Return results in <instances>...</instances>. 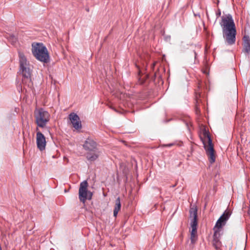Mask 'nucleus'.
I'll use <instances>...</instances> for the list:
<instances>
[{"instance_id":"obj_21","label":"nucleus","mask_w":250,"mask_h":250,"mask_svg":"<svg viewBox=\"0 0 250 250\" xmlns=\"http://www.w3.org/2000/svg\"><path fill=\"white\" fill-rule=\"evenodd\" d=\"M221 10L219 9L218 11L216 13V15L217 17H219L221 16Z\"/></svg>"},{"instance_id":"obj_6","label":"nucleus","mask_w":250,"mask_h":250,"mask_svg":"<svg viewBox=\"0 0 250 250\" xmlns=\"http://www.w3.org/2000/svg\"><path fill=\"white\" fill-rule=\"evenodd\" d=\"M88 183L86 181L82 182L80 185L79 189V198L80 201L85 203L86 200H90L92 199L93 193L88 190Z\"/></svg>"},{"instance_id":"obj_19","label":"nucleus","mask_w":250,"mask_h":250,"mask_svg":"<svg viewBox=\"0 0 250 250\" xmlns=\"http://www.w3.org/2000/svg\"><path fill=\"white\" fill-rule=\"evenodd\" d=\"M195 113L197 115H199L200 114V107L198 105V101H196V103L195 104Z\"/></svg>"},{"instance_id":"obj_24","label":"nucleus","mask_w":250,"mask_h":250,"mask_svg":"<svg viewBox=\"0 0 250 250\" xmlns=\"http://www.w3.org/2000/svg\"><path fill=\"white\" fill-rule=\"evenodd\" d=\"M172 145H173V144H167V145H166V146H169H169H172Z\"/></svg>"},{"instance_id":"obj_14","label":"nucleus","mask_w":250,"mask_h":250,"mask_svg":"<svg viewBox=\"0 0 250 250\" xmlns=\"http://www.w3.org/2000/svg\"><path fill=\"white\" fill-rule=\"evenodd\" d=\"M190 217L193 218H197V209L196 207L190 208L189 209Z\"/></svg>"},{"instance_id":"obj_16","label":"nucleus","mask_w":250,"mask_h":250,"mask_svg":"<svg viewBox=\"0 0 250 250\" xmlns=\"http://www.w3.org/2000/svg\"><path fill=\"white\" fill-rule=\"evenodd\" d=\"M226 223L225 221L222 220V218H219L216 223L214 227L218 229H221L223 226L225 225Z\"/></svg>"},{"instance_id":"obj_12","label":"nucleus","mask_w":250,"mask_h":250,"mask_svg":"<svg viewBox=\"0 0 250 250\" xmlns=\"http://www.w3.org/2000/svg\"><path fill=\"white\" fill-rule=\"evenodd\" d=\"M121 204L120 197H118L115 200V205L113 210V216L116 217L117 214L121 209Z\"/></svg>"},{"instance_id":"obj_25","label":"nucleus","mask_w":250,"mask_h":250,"mask_svg":"<svg viewBox=\"0 0 250 250\" xmlns=\"http://www.w3.org/2000/svg\"><path fill=\"white\" fill-rule=\"evenodd\" d=\"M86 11L87 12H89V8H86Z\"/></svg>"},{"instance_id":"obj_8","label":"nucleus","mask_w":250,"mask_h":250,"mask_svg":"<svg viewBox=\"0 0 250 250\" xmlns=\"http://www.w3.org/2000/svg\"><path fill=\"white\" fill-rule=\"evenodd\" d=\"M69 119L72 124L73 127L76 129L82 128V124L79 116L75 113H71L69 115Z\"/></svg>"},{"instance_id":"obj_5","label":"nucleus","mask_w":250,"mask_h":250,"mask_svg":"<svg viewBox=\"0 0 250 250\" xmlns=\"http://www.w3.org/2000/svg\"><path fill=\"white\" fill-rule=\"evenodd\" d=\"M203 135L205 138L207 139L208 142V144H207L205 141H203V144L206 151V153L208 157V160L209 163L210 164H213L215 161V155L214 154L215 151L211 137L208 132L206 130L204 131Z\"/></svg>"},{"instance_id":"obj_18","label":"nucleus","mask_w":250,"mask_h":250,"mask_svg":"<svg viewBox=\"0 0 250 250\" xmlns=\"http://www.w3.org/2000/svg\"><path fill=\"white\" fill-rule=\"evenodd\" d=\"M197 218H193L191 223V227L192 229H193V231L197 229Z\"/></svg>"},{"instance_id":"obj_2","label":"nucleus","mask_w":250,"mask_h":250,"mask_svg":"<svg viewBox=\"0 0 250 250\" xmlns=\"http://www.w3.org/2000/svg\"><path fill=\"white\" fill-rule=\"evenodd\" d=\"M20 63V71L22 75V82L23 83H27L28 85L32 84L31 73L32 70L30 68L29 62L24 54L18 52Z\"/></svg>"},{"instance_id":"obj_9","label":"nucleus","mask_w":250,"mask_h":250,"mask_svg":"<svg viewBox=\"0 0 250 250\" xmlns=\"http://www.w3.org/2000/svg\"><path fill=\"white\" fill-rule=\"evenodd\" d=\"M83 147L88 152L98 149L97 143L94 140L90 138L87 139L85 141L83 145Z\"/></svg>"},{"instance_id":"obj_10","label":"nucleus","mask_w":250,"mask_h":250,"mask_svg":"<svg viewBox=\"0 0 250 250\" xmlns=\"http://www.w3.org/2000/svg\"><path fill=\"white\" fill-rule=\"evenodd\" d=\"M243 50L242 52L246 55L250 53V38L248 35H245L242 39Z\"/></svg>"},{"instance_id":"obj_3","label":"nucleus","mask_w":250,"mask_h":250,"mask_svg":"<svg viewBox=\"0 0 250 250\" xmlns=\"http://www.w3.org/2000/svg\"><path fill=\"white\" fill-rule=\"evenodd\" d=\"M32 53L36 59L44 63L49 61V55L46 47L42 43H33Z\"/></svg>"},{"instance_id":"obj_17","label":"nucleus","mask_w":250,"mask_h":250,"mask_svg":"<svg viewBox=\"0 0 250 250\" xmlns=\"http://www.w3.org/2000/svg\"><path fill=\"white\" fill-rule=\"evenodd\" d=\"M197 233V229L193 231V229H192V231L190 234V240L192 244H194L196 241L195 237Z\"/></svg>"},{"instance_id":"obj_11","label":"nucleus","mask_w":250,"mask_h":250,"mask_svg":"<svg viewBox=\"0 0 250 250\" xmlns=\"http://www.w3.org/2000/svg\"><path fill=\"white\" fill-rule=\"evenodd\" d=\"M100 154V151L98 149H96L92 151L87 152L86 154V158L88 161L93 162L98 158Z\"/></svg>"},{"instance_id":"obj_15","label":"nucleus","mask_w":250,"mask_h":250,"mask_svg":"<svg viewBox=\"0 0 250 250\" xmlns=\"http://www.w3.org/2000/svg\"><path fill=\"white\" fill-rule=\"evenodd\" d=\"M230 215L231 212L229 210H226L220 217V218H222V220L226 223L227 221L229 219Z\"/></svg>"},{"instance_id":"obj_22","label":"nucleus","mask_w":250,"mask_h":250,"mask_svg":"<svg viewBox=\"0 0 250 250\" xmlns=\"http://www.w3.org/2000/svg\"><path fill=\"white\" fill-rule=\"evenodd\" d=\"M139 82L140 84H143L144 83L145 80L144 79H141V78H140L139 79Z\"/></svg>"},{"instance_id":"obj_13","label":"nucleus","mask_w":250,"mask_h":250,"mask_svg":"<svg viewBox=\"0 0 250 250\" xmlns=\"http://www.w3.org/2000/svg\"><path fill=\"white\" fill-rule=\"evenodd\" d=\"M221 229H218L216 227H214V234L213 237L214 241H218V239H220Z\"/></svg>"},{"instance_id":"obj_1","label":"nucleus","mask_w":250,"mask_h":250,"mask_svg":"<svg viewBox=\"0 0 250 250\" xmlns=\"http://www.w3.org/2000/svg\"><path fill=\"white\" fill-rule=\"evenodd\" d=\"M220 25L222 27L223 36L226 42L229 45L234 44L236 41V29L232 15L228 14L222 16Z\"/></svg>"},{"instance_id":"obj_4","label":"nucleus","mask_w":250,"mask_h":250,"mask_svg":"<svg viewBox=\"0 0 250 250\" xmlns=\"http://www.w3.org/2000/svg\"><path fill=\"white\" fill-rule=\"evenodd\" d=\"M35 122L37 125L41 127H44L49 121V114L43 108L36 109L34 111Z\"/></svg>"},{"instance_id":"obj_26","label":"nucleus","mask_w":250,"mask_h":250,"mask_svg":"<svg viewBox=\"0 0 250 250\" xmlns=\"http://www.w3.org/2000/svg\"><path fill=\"white\" fill-rule=\"evenodd\" d=\"M194 54H195V58H196V55H197L195 51L194 52Z\"/></svg>"},{"instance_id":"obj_7","label":"nucleus","mask_w":250,"mask_h":250,"mask_svg":"<svg viewBox=\"0 0 250 250\" xmlns=\"http://www.w3.org/2000/svg\"><path fill=\"white\" fill-rule=\"evenodd\" d=\"M36 143L37 147L41 151L45 149L46 146V139L44 135L40 131H38L36 134Z\"/></svg>"},{"instance_id":"obj_23","label":"nucleus","mask_w":250,"mask_h":250,"mask_svg":"<svg viewBox=\"0 0 250 250\" xmlns=\"http://www.w3.org/2000/svg\"><path fill=\"white\" fill-rule=\"evenodd\" d=\"M156 62H154L151 65V68L153 69L155 66Z\"/></svg>"},{"instance_id":"obj_20","label":"nucleus","mask_w":250,"mask_h":250,"mask_svg":"<svg viewBox=\"0 0 250 250\" xmlns=\"http://www.w3.org/2000/svg\"><path fill=\"white\" fill-rule=\"evenodd\" d=\"M220 243L219 239H218V241H214V239L213 240V245L216 249L220 246Z\"/></svg>"}]
</instances>
